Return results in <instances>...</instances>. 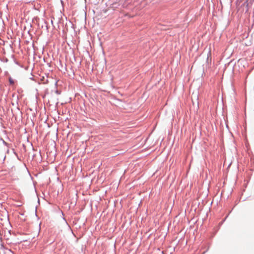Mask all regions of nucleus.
<instances>
[{
  "instance_id": "obj_1",
  "label": "nucleus",
  "mask_w": 254,
  "mask_h": 254,
  "mask_svg": "<svg viewBox=\"0 0 254 254\" xmlns=\"http://www.w3.org/2000/svg\"><path fill=\"white\" fill-rule=\"evenodd\" d=\"M252 4L251 0H238L237 1L238 10H241L242 12H247Z\"/></svg>"
},
{
  "instance_id": "obj_2",
  "label": "nucleus",
  "mask_w": 254,
  "mask_h": 254,
  "mask_svg": "<svg viewBox=\"0 0 254 254\" xmlns=\"http://www.w3.org/2000/svg\"><path fill=\"white\" fill-rule=\"evenodd\" d=\"M9 82L10 84L11 85H12L14 83V80L11 77L9 78Z\"/></svg>"
},
{
  "instance_id": "obj_3",
  "label": "nucleus",
  "mask_w": 254,
  "mask_h": 254,
  "mask_svg": "<svg viewBox=\"0 0 254 254\" xmlns=\"http://www.w3.org/2000/svg\"><path fill=\"white\" fill-rule=\"evenodd\" d=\"M6 253H7L8 254H12V252L10 250H6Z\"/></svg>"
}]
</instances>
